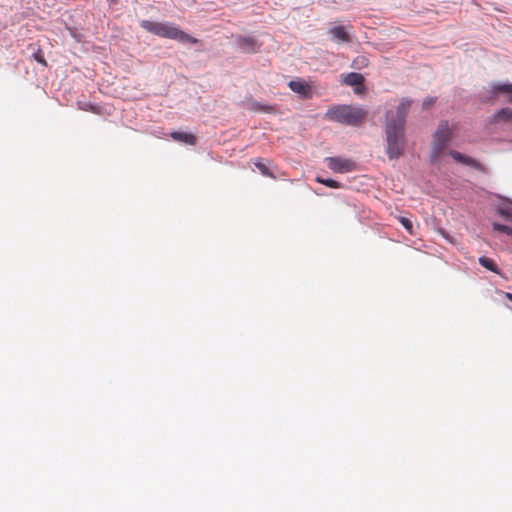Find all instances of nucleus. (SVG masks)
I'll list each match as a JSON object with an SVG mask.
<instances>
[{"instance_id":"f257e3e1","label":"nucleus","mask_w":512,"mask_h":512,"mask_svg":"<svg viewBox=\"0 0 512 512\" xmlns=\"http://www.w3.org/2000/svg\"><path fill=\"white\" fill-rule=\"evenodd\" d=\"M140 26L147 32L162 38L177 40L182 44H196L198 39L181 30L177 25L171 22H156L143 20Z\"/></svg>"},{"instance_id":"f03ea898","label":"nucleus","mask_w":512,"mask_h":512,"mask_svg":"<svg viewBox=\"0 0 512 512\" xmlns=\"http://www.w3.org/2000/svg\"><path fill=\"white\" fill-rule=\"evenodd\" d=\"M366 114L367 112L360 106L342 104L329 108L325 116L341 124L357 126L364 121Z\"/></svg>"},{"instance_id":"7ed1b4c3","label":"nucleus","mask_w":512,"mask_h":512,"mask_svg":"<svg viewBox=\"0 0 512 512\" xmlns=\"http://www.w3.org/2000/svg\"><path fill=\"white\" fill-rule=\"evenodd\" d=\"M386 154L390 160L399 159L406 145L405 126L385 122Z\"/></svg>"},{"instance_id":"20e7f679","label":"nucleus","mask_w":512,"mask_h":512,"mask_svg":"<svg viewBox=\"0 0 512 512\" xmlns=\"http://www.w3.org/2000/svg\"><path fill=\"white\" fill-rule=\"evenodd\" d=\"M453 130L447 120H441L433 134L431 161H436L451 140Z\"/></svg>"},{"instance_id":"39448f33","label":"nucleus","mask_w":512,"mask_h":512,"mask_svg":"<svg viewBox=\"0 0 512 512\" xmlns=\"http://www.w3.org/2000/svg\"><path fill=\"white\" fill-rule=\"evenodd\" d=\"M412 104V100L408 98H402L399 105L396 108V111L393 112L391 110L386 111L385 118L387 123H394L395 125L405 126L406 118L408 114L409 107Z\"/></svg>"},{"instance_id":"423d86ee","label":"nucleus","mask_w":512,"mask_h":512,"mask_svg":"<svg viewBox=\"0 0 512 512\" xmlns=\"http://www.w3.org/2000/svg\"><path fill=\"white\" fill-rule=\"evenodd\" d=\"M326 162L329 169L337 173L351 172L355 167V163L352 160L340 157H327Z\"/></svg>"},{"instance_id":"0eeeda50","label":"nucleus","mask_w":512,"mask_h":512,"mask_svg":"<svg viewBox=\"0 0 512 512\" xmlns=\"http://www.w3.org/2000/svg\"><path fill=\"white\" fill-rule=\"evenodd\" d=\"M235 43L237 48L245 53H255L261 46L255 38L242 35H238L235 38Z\"/></svg>"},{"instance_id":"6e6552de","label":"nucleus","mask_w":512,"mask_h":512,"mask_svg":"<svg viewBox=\"0 0 512 512\" xmlns=\"http://www.w3.org/2000/svg\"><path fill=\"white\" fill-rule=\"evenodd\" d=\"M289 88L299 94L302 98H310L311 97V87L303 80H291L288 83Z\"/></svg>"},{"instance_id":"1a4fd4ad","label":"nucleus","mask_w":512,"mask_h":512,"mask_svg":"<svg viewBox=\"0 0 512 512\" xmlns=\"http://www.w3.org/2000/svg\"><path fill=\"white\" fill-rule=\"evenodd\" d=\"M327 33L330 35L331 40L336 43H349L350 36L345 31L343 26H333L328 29Z\"/></svg>"},{"instance_id":"9d476101","label":"nucleus","mask_w":512,"mask_h":512,"mask_svg":"<svg viewBox=\"0 0 512 512\" xmlns=\"http://www.w3.org/2000/svg\"><path fill=\"white\" fill-rule=\"evenodd\" d=\"M449 155L458 163H461L463 165L470 166L473 168L479 167V163L477 162V160H475L474 158H472L470 156L462 154L458 151L451 150L449 152Z\"/></svg>"},{"instance_id":"9b49d317","label":"nucleus","mask_w":512,"mask_h":512,"mask_svg":"<svg viewBox=\"0 0 512 512\" xmlns=\"http://www.w3.org/2000/svg\"><path fill=\"white\" fill-rule=\"evenodd\" d=\"M170 135L175 141L183 142L188 145L196 144V137L192 133L173 131Z\"/></svg>"},{"instance_id":"f8f14e48","label":"nucleus","mask_w":512,"mask_h":512,"mask_svg":"<svg viewBox=\"0 0 512 512\" xmlns=\"http://www.w3.org/2000/svg\"><path fill=\"white\" fill-rule=\"evenodd\" d=\"M490 93L491 96L494 97L498 93H512V83H501V82H493L490 85Z\"/></svg>"},{"instance_id":"ddd939ff","label":"nucleus","mask_w":512,"mask_h":512,"mask_svg":"<svg viewBox=\"0 0 512 512\" xmlns=\"http://www.w3.org/2000/svg\"><path fill=\"white\" fill-rule=\"evenodd\" d=\"M365 78L362 74L357 72H350L344 78V83L348 86H357L363 84Z\"/></svg>"},{"instance_id":"4468645a","label":"nucleus","mask_w":512,"mask_h":512,"mask_svg":"<svg viewBox=\"0 0 512 512\" xmlns=\"http://www.w3.org/2000/svg\"><path fill=\"white\" fill-rule=\"evenodd\" d=\"M478 262L479 264L488 269L489 271L495 273V274H500V271L497 267V265L494 263V261L486 256H481L479 257L478 259Z\"/></svg>"},{"instance_id":"2eb2a0df","label":"nucleus","mask_w":512,"mask_h":512,"mask_svg":"<svg viewBox=\"0 0 512 512\" xmlns=\"http://www.w3.org/2000/svg\"><path fill=\"white\" fill-rule=\"evenodd\" d=\"M493 119L495 121L502 120L504 122L512 121V109L509 107L500 109L493 115Z\"/></svg>"},{"instance_id":"dca6fc26","label":"nucleus","mask_w":512,"mask_h":512,"mask_svg":"<svg viewBox=\"0 0 512 512\" xmlns=\"http://www.w3.org/2000/svg\"><path fill=\"white\" fill-rule=\"evenodd\" d=\"M316 181L321 183V184H324L325 186L327 187H330V188H335V189H338V188H341L342 187V184L332 178H321V177H317L316 178Z\"/></svg>"},{"instance_id":"f3484780","label":"nucleus","mask_w":512,"mask_h":512,"mask_svg":"<svg viewBox=\"0 0 512 512\" xmlns=\"http://www.w3.org/2000/svg\"><path fill=\"white\" fill-rule=\"evenodd\" d=\"M254 164H255V167L261 172L262 175L268 176V177H274V175L268 169L267 164L263 160L257 159Z\"/></svg>"},{"instance_id":"a211bd4d","label":"nucleus","mask_w":512,"mask_h":512,"mask_svg":"<svg viewBox=\"0 0 512 512\" xmlns=\"http://www.w3.org/2000/svg\"><path fill=\"white\" fill-rule=\"evenodd\" d=\"M368 64H369L368 58L366 56H363V55L357 56L352 61V67L355 68V69H361L363 67H367Z\"/></svg>"},{"instance_id":"6ab92c4d","label":"nucleus","mask_w":512,"mask_h":512,"mask_svg":"<svg viewBox=\"0 0 512 512\" xmlns=\"http://www.w3.org/2000/svg\"><path fill=\"white\" fill-rule=\"evenodd\" d=\"M492 228L493 230L495 231H498V232H502V233H505L506 235L512 237V228L507 226V225H504V224H500V223H497V222H494L492 224Z\"/></svg>"},{"instance_id":"aec40b11","label":"nucleus","mask_w":512,"mask_h":512,"mask_svg":"<svg viewBox=\"0 0 512 512\" xmlns=\"http://www.w3.org/2000/svg\"><path fill=\"white\" fill-rule=\"evenodd\" d=\"M497 213L506 220H512V209L510 207H498Z\"/></svg>"},{"instance_id":"412c9836","label":"nucleus","mask_w":512,"mask_h":512,"mask_svg":"<svg viewBox=\"0 0 512 512\" xmlns=\"http://www.w3.org/2000/svg\"><path fill=\"white\" fill-rule=\"evenodd\" d=\"M399 221L403 225V227L407 230L408 233L413 234V223L410 219L402 216L399 218Z\"/></svg>"},{"instance_id":"4be33fe9","label":"nucleus","mask_w":512,"mask_h":512,"mask_svg":"<svg viewBox=\"0 0 512 512\" xmlns=\"http://www.w3.org/2000/svg\"><path fill=\"white\" fill-rule=\"evenodd\" d=\"M253 108L257 109V110L264 111V112H271V111L274 110L273 107L264 105V104L259 103V102L253 103Z\"/></svg>"},{"instance_id":"5701e85b","label":"nucleus","mask_w":512,"mask_h":512,"mask_svg":"<svg viewBox=\"0 0 512 512\" xmlns=\"http://www.w3.org/2000/svg\"><path fill=\"white\" fill-rule=\"evenodd\" d=\"M435 101H436V98H434V97L424 98V100L422 102L423 109L429 108L431 105H433L435 103Z\"/></svg>"},{"instance_id":"b1692460","label":"nucleus","mask_w":512,"mask_h":512,"mask_svg":"<svg viewBox=\"0 0 512 512\" xmlns=\"http://www.w3.org/2000/svg\"><path fill=\"white\" fill-rule=\"evenodd\" d=\"M34 59L43 65H46V61L44 59V55L41 50H38L36 53L33 54Z\"/></svg>"},{"instance_id":"393cba45","label":"nucleus","mask_w":512,"mask_h":512,"mask_svg":"<svg viewBox=\"0 0 512 512\" xmlns=\"http://www.w3.org/2000/svg\"><path fill=\"white\" fill-rule=\"evenodd\" d=\"M439 232L446 240L452 243V240L450 239L449 235L444 230H439Z\"/></svg>"},{"instance_id":"a878e982","label":"nucleus","mask_w":512,"mask_h":512,"mask_svg":"<svg viewBox=\"0 0 512 512\" xmlns=\"http://www.w3.org/2000/svg\"><path fill=\"white\" fill-rule=\"evenodd\" d=\"M82 109H89V110H93L94 109V106L90 103H86L85 104V107H81Z\"/></svg>"},{"instance_id":"bb28decb","label":"nucleus","mask_w":512,"mask_h":512,"mask_svg":"<svg viewBox=\"0 0 512 512\" xmlns=\"http://www.w3.org/2000/svg\"><path fill=\"white\" fill-rule=\"evenodd\" d=\"M506 298L512 302V293H506Z\"/></svg>"},{"instance_id":"cd10ccee","label":"nucleus","mask_w":512,"mask_h":512,"mask_svg":"<svg viewBox=\"0 0 512 512\" xmlns=\"http://www.w3.org/2000/svg\"><path fill=\"white\" fill-rule=\"evenodd\" d=\"M508 101L512 103V95L509 97Z\"/></svg>"}]
</instances>
